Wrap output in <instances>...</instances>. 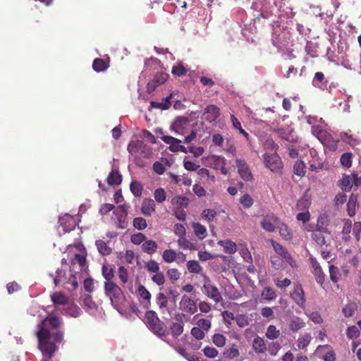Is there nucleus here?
Returning <instances> with one entry per match:
<instances>
[{"mask_svg": "<svg viewBox=\"0 0 361 361\" xmlns=\"http://www.w3.org/2000/svg\"><path fill=\"white\" fill-rule=\"evenodd\" d=\"M62 326L63 319L50 314L37 324V345L44 358H52L59 348L58 344L63 341L64 332L61 330Z\"/></svg>", "mask_w": 361, "mask_h": 361, "instance_id": "1", "label": "nucleus"}, {"mask_svg": "<svg viewBox=\"0 0 361 361\" xmlns=\"http://www.w3.org/2000/svg\"><path fill=\"white\" fill-rule=\"evenodd\" d=\"M145 322L148 328L159 337L167 335L164 324L158 317L154 311H147L145 315Z\"/></svg>", "mask_w": 361, "mask_h": 361, "instance_id": "2", "label": "nucleus"}, {"mask_svg": "<svg viewBox=\"0 0 361 361\" xmlns=\"http://www.w3.org/2000/svg\"><path fill=\"white\" fill-rule=\"evenodd\" d=\"M104 292L109 298L113 305L119 304L123 299L124 295L121 288L113 281L104 282Z\"/></svg>", "mask_w": 361, "mask_h": 361, "instance_id": "3", "label": "nucleus"}, {"mask_svg": "<svg viewBox=\"0 0 361 361\" xmlns=\"http://www.w3.org/2000/svg\"><path fill=\"white\" fill-rule=\"evenodd\" d=\"M263 157L266 167L272 172H279L283 168L281 159L276 153H265Z\"/></svg>", "mask_w": 361, "mask_h": 361, "instance_id": "4", "label": "nucleus"}, {"mask_svg": "<svg viewBox=\"0 0 361 361\" xmlns=\"http://www.w3.org/2000/svg\"><path fill=\"white\" fill-rule=\"evenodd\" d=\"M203 293L205 294L208 298L212 299L216 303H218L222 300V296L215 286H213L209 280L205 281L202 286Z\"/></svg>", "mask_w": 361, "mask_h": 361, "instance_id": "5", "label": "nucleus"}, {"mask_svg": "<svg viewBox=\"0 0 361 361\" xmlns=\"http://www.w3.org/2000/svg\"><path fill=\"white\" fill-rule=\"evenodd\" d=\"M280 220L274 213L267 214L260 222L261 227L267 232L275 231Z\"/></svg>", "mask_w": 361, "mask_h": 361, "instance_id": "6", "label": "nucleus"}, {"mask_svg": "<svg viewBox=\"0 0 361 361\" xmlns=\"http://www.w3.org/2000/svg\"><path fill=\"white\" fill-rule=\"evenodd\" d=\"M310 262L312 267V274L314 276L315 281L322 288H324V283L326 279V274L323 271L319 263L315 258L310 257Z\"/></svg>", "mask_w": 361, "mask_h": 361, "instance_id": "7", "label": "nucleus"}, {"mask_svg": "<svg viewBox=\"0 0 361 361\" xmlns=\"http://www.w3.org/2000/svg\"><path fill=\"white\" fill-rule=\"evenodd\" d=\"M179 305L180 310L190 314H194L197 311L196 302L186 295L182 297Z\"/></svg>", "mask_w": 361, "mask_h": 361, "instance_id": "8", "label": "nucleus"}, {"mask_svg": "<svg viewBox=\"0 0 361 361\" xmlns=\"http://www.w3.org/2000/svg\"><path fill=\"white\" fill-rule=\"evenodd\" d=\"M168 78L169 75L166 73H157L156 75H154V78L147 83V92L148 93H152L159 86L164 84L167 80Z\"/></svg>", "mask_w": 361, "mask_h": 361, "instance_id": "9", "label": "nucleus"}, {"mask_svg": "<svg viewBox=\"0 0 361 361\" xmlns=\"http://www.w3.org/2000/svg\"><path fill=\"white\" fill-rule=\"evenodd\" d=\"M319 139L322 141L324 147L331 152H334L338 147V140H334L329 134L325 131L319 132Z\"/></svg>", "mask_w": 361, "mask_h": 361, "instance_id": "10", "label": "nucleus"}, {"mask_svg": "<svg viewBox=\"0 0 361 361\" xmlns=\"http://www.w3.org/2000/svg\"><path fill=\"white\" fill-rule=\"evenodd\" d=\"M290 297L299 307L305 308L306 300L304 290L300 284L295 286L293 291L290 293Z\"/></svg>", "mask_w": 361, "mask_h": 361, "instance_id": "11", "label": "nucleus"}, {"mask_svg": "<svg viewBox=\"0 0 361 361\" xmlns=\"http://www.w3.org/2000/svg\"><path fill=\"white\" fill-rule=\"evenodd\" d=\"M235 164L240 177L245 180H251L252 174L245 161L238 159L235 160Z\"/></svg>", "mask_w": 361, "mask_h": 361, "instance_id": "12", "label": "nucleus"}, {"mask_svg": "<svg viewBox=\"0 0 361 361\" xmlns=\"http://www.w3.org/2000/svg\"><path fill=\"white\" fill-rule=\"evenodd\" d=\"M219 116L220 109L214 104L208 105L203 113L204 118L209 123L215 121Z\"/></svg>", "mask_w": 361, "mask_h": 361, "instance_id": "13", "label": "nucleus"}, {"mask_svg": "<svg viewBox=\"0 0 361 361\" xmlns=\"http://www.w3.org/2000/svg\"><path fill=\"white\" fill-rule=\"evenodd\" d=\"M272 245L276 252L281 255L282 258L285 259L292 267H295L296 266L295 262L293 259L291 255L285 247L276 242H274Z\"/></svg>", "mask_w": 361, "mask_h": 361, "instance_id": "14", "label": "nucleus"}, {"mask_svg": "<svg viewBox=\"0 0 361 361\" xmlns=\"http://www.w3.org/2000/svg\"><path fill=\"white\" fill-rule=\"evenodd\" d=\"M155 203L152 199H145L142 204V213L146 216H151L155 212Z\"/></svg>", "mask_w": 361, "mask_h": 361, "instance_id": "15", "label": "nucleus"}, {"mask_svg": "<svg viewBox=\"0 0 361 361\" xmlns=\"http://www.w3.org/2000/svg\"><path fill=\"white\" fill-rule=\"evenodd\" d=\"M357 178V174H352L351 176L343 175V178L341 180V188L342 190L349 191L353 186V183L356 184V179Z\"/></svg>", "mask_w": 361, "mask_h": 361, "instance_id": "16", "label": "nucleus"}, {"mask_svg": "<svg viewBox=\"0 0 361 361\" xmlns=\"http://www.w3.org/2000/svg\"><path fill=\"white\" fill-rule=\"evenodd\" d=\"M59 222L65 233L73 231L76 226L75 219L70 216L59 219Z\"/></svg>", "mask_w": 361, "mask_h": 361, "instance_id": "17", "label": "nucleus"}, {"mask_svg": "<svg viewBox=\"0 0 361 361\" xmlns=\"http://www.w3.org/2000/svg\"><path fill=\"white\" fill-rule=\"evenodd\" d=\"M305 326V322L299 317L293 316L288 324L289 329L293 332H298Z\"/></svg>", "mask_w": 361, "mask_h": 361, "instance_id": "18", "label": "nucleus"}, {"mask_svg": "<svg viewBox=\"0 0 361 361\" xmlns=\"http://www.w3.org/2000/svg\"><path fill=\"white\" fill-rule=\"evenodd\" d=\"M252 348L257 353H264L267 351V344L264 339L257 336L252 341Z\"/></svg>", "mask_w": 361, "mask_h": 361, "instance_id": "19", "label": "nucleus"}, {"mask_svg": "<svg viewBox=\"0 0 361 361\" xmlns=\"http://www.w3.org/2000/svg\"><path fill=\"white\" fill-rule=\"evenodd\" d=\"M279 229L280 235L286 240H290L293 238V233L290 228L283 222L279 221L276 227Z\"/></svg>", "mask_w": 361, "mask_h": 361, "instance_id": "20", "label": "nucleus"}, {"mask_svg": "<svg viewBox=\"0 0 361 361\" xmlns=\"http://www.w3.org/2000/svg\"><path fill=\"white\" fill-rule=\"evenodd\" d=\"M329 278L334 284L337 283L339 281L343 279L342 274L341 272V269L334 264L329 265Z\"/></svg>", "mask_w": 361, "mask_h": 361, "instance_id": "21", "label": "nucleus"}, {"mask_svg": "<svg viewBox=\"0 0 361 361\" xmlns=\"http://www.w3.org/2000/svg\"><path fill=\"white\" fill-rule=\"evenodd\" d=\"M218 245L224 247V251L226 253L234 254L237 251L236 244L230 240H219Z\"/></svg>", "mask_w": 361, "mask_h": 361, "instance_id": "22", "label": "nucleus"}, {"mask_svg": "<svg viewBox=\"0 0 361 361\" xmlns=\"http://www.w3.org/2000/svg\"><path fill=\"white\" fill-rule=\"evenodd\" d=\"M121 181L122 176L116 169H113L107 177V183L109 185H120Z\"/></svg>", "mask_w": 361, "mask_h": 361, "instance_id": "23", "label": "nucleus"}, {"mask_svg": "<svg viewBox=\"0 0 361 361\" xmlns=\"http://www.w3.org/2000/svg\"><path fill=\"white\" fill-rule=\"evenodd\" d=\"M51 300L55 305H64L68 303V298L61 292H55L51 294Z\"/></svg>", "mask_w": 361, "mask_h": 361, "instance_id": "24", "label": "nucleus"}, {"mask_svg": "<svg viewBox=\"0 0 361 361\" xmlns=\"http://www.w3.org/2000/svg\"><path fill=\"white\" fill-rule=\"evenodd\" d=\"M137 292L140 297L145 301V307L148 308L150 305L151 293L142 285H140L137 288Z\"/></svg>", "mask_w": 361, "mask_h": 361, "instance_id": "25", "label": "nucleus"}, {"mask_svg": "<svg viewBox=\"0 0 361 361\" xmlns=\"http://www.w3.org/2000/svg\"><path fill=\"white\" fill-rule=\"evenodd\" d=\"M158 245L153 240H145L142 245V249L144 252L148 255H153L156 252Z\"/></svg>", "mask_w": 361, "mask_h": 361, "instance_id": "26", "label": "nucleus"}, {"mask_svg": "<svg viewBox=\"0 0 361 361\" xmlns=\"http://www.w3.org/2000/svg\"><path fill=\"white\" fill-rule=\"evenodd\" d=\"M312 338L308 333L300 335L296 342L297 346L299 349H305L310 344Z\"/></svg>", "mask_w": 361, "mask_h": 361, "instance_id": "27", "label": "nucleus"}, {"mask_svg": "<svg viewBox=\"0 0 361 361\" xmlns=\"http://www.w3.org/2000/svg\"><path fill=\"white\" fill-rule=\"evenodd\" d=\"M329 219L328 215L326 214H320L317 221V229L318 231H324L326 230V226L329 225Z\"/></svg>", "mask_w": 361, "mask_h": 361, "instance_id": "28", "label": "nucleus"}, {"mask_svg": "<svg viewBox=\"0 0 361 361\" xmlns=\"http://www.w3.org/2000/svg\"><path fill=\"white\" fill-rule=\"evenodd\" d=\"M156 302L161 310V312L164 313V310H166L169 300L167 297L163 293H159L156 295Z\"/></svg>", "mask_w": 361, "mask_h": 361, "instance_id": "29", "label": "nucleus"}, {"mask_svg": "<svg viewBox=\"0 0 361 361\" xmlns=\"http://www.w3.org/2000/svg\"><path fill=\"white\" fill-rule=\"evenodd\" d=\"M281 335V331L279 329H277L276 326L271 324L269 325L266 331L265 336L269 340H275L277 339Z\"/></svg>", "mask_w": 361, "mask_h": 361, "instance_id": "30", "label": "nucleus"}, {"mask_svg": "<svg viewBox=\"0 0 361 361\" xmlns=\"http://www.w3.org/2000/svg\"><path fill=\"white\" fill-rule=\"evenodd\" d=\"M95 245L99 252L102 255H109L112 252V249L102 240H97Z\"/></svg>", "mask_w": 361, "mask_h": 361, "instance_id": "31", "label": "nucleus"}, {"mask_svg": "<svg viewBox=\"0 0 361 361\" xmlns=\"http://www.w3.org/2000/svg\"><path fill=\"white\" fill-rule=\"evenodd\" d=\"M192 227L196 236L200 239H204L206 236V227L200 223H193Z\"/></svg>", "mask_w": 361, "mask_h": 361, "instance_id": "32", "label": "nucleus"}, {"mask_svg": "<svg viewBox=\"0 0 361 361\" xmlns=\"http://www.w3.org/2000/svg\"><path fill=\"white\" fill-rule=\"evenodd\" d=\"M223 355L225 358L234 359L238 357L240 353L237 345L233 344L230 348L225 349Z\"/></svg>", "mask_w": 361, "mask_h": 361, "instance_id": "33", "label": "nucleus"}, {"mask_svg": "<svg viewBox=\"0 0 361 361\" xmlns=\"http://www.w3.org/2000/svg\"><path fill=\"white\" fill-rule=\"evenodd\" d=\"M357 197L352 194L350 196L349 200L347 204L348 212L350 216H353L355 214V207L357 205Z\"/></svg>", "mask_w": 361, "mask_h": 361, "instance_id": "34", "label": "nucleus"}, {"mask_svg": "<svg viewBox=\"0 0 361 361\" xmlns=\"http://www.w3.org/2000/svg\"><path fill=\"white\" fill-rule=\"evenodd\" d=\"M231 121L232 122L233 127L238 130L239 133L247 140H249V134L242 128L240 121L234 116H231Z\"/></svg>", "mask_w": 361, "mask_h": 361, "instance_id": "35", "label": "nucleus"}, {"mask_svg": "<svg viewBox=\"0 0 361 361\" xmlns=\"http://www.w3.org/2000/svg\"><path fill=\"white\" fill-rule=\"evenodd\" d=\"M108 67L109 64L104 59L99 58L95 59L92 63V68L97 72L104 71Z\"/></svg>", "mask_w": 361, "mask_h": 361, "instance_id": "36", "label": "nucleus"}, {"mask_svg": "<svg viewBox=\"0 0 361 361\" xmlns=\"http://www.w3.org/2000/svg\"><path fill=\"white\" fill-rule=\"evenodd\" d=\"M305 169L306 166L304 161H298L295 162V164L293 166V172L295 175L302 177L305 174Z\"/></svg>", "mask_w": 361, "mask_h": 361, "instance_id": "37", "label": "nucleus"}, {"mask_svg": "<svg viewBox=\"0 0 361 361\" xmlns=\"http://www.w3.org/2000/svg\"><path fill=\"white\" fill-rule=\"evenodd\" d=\"M281 348V345L277 341L269 342L267 344V350L271 356H276Z\"/></svg>", "mask_w": 361, "mask_h": 361, "instance_id": "38", "label": "nucleus"}, {"mask_svg": "<svg viewBox=\"0 0 361 361\" xmlns=\"http://www.w3.org/2000/svg\"><path fill=\"white\" fill-rule=\"evenodd\" d=\"M130 189L135 197H140L142 193L143 186L138 181H133L130 183Z\"/></svg>", "mask_w": 361, "mask_h": 361, "instance_id": "39", "label": "nucleus"}, {"mask_svg": "<svg viewBox=\"0 0 361 361\" xmlns=\"http://www.w3.org/2000/svg\"><path fill=\"white\" fill-rule=\"evenodd\" d=\"M177 254L173 250H166L164 251L162 254V258L164 261L166 263H171L174 262L176 259Z\"/></svg>", "mask_w": 361, "mask_h": 361, "instance_id": "40", "label": "nucleus"}, {"mask_svg": "<svg viewBox=\"0 0 361 361\" xmlns=\"http://www.w3.org/2000/svg\"><path fill=\"white\" fill-rule=\"evenodd\" d=\"M187 268L190 273L200 274L202 268L197 261L190 260L187 263Z\"/></svg>", "mask_w": 361, "mask_h": 361, "instance_id": "41", "label": "nucleus"}, {"mask_svg": "<svg viewBox=\"0 0 361 361\" xmlns=\"http://www.w3.org/2000/svg\"><path fill=\"white\" fill-rule=\"evenodd\" d=\"M102 275L106 279V281H112V279L114 277V271L108 264H103Z\"/></svg>", "mask_w": 361, "mask_h": 361, "instance_id": "42", "label": "nucleus"}, {"mask_svg": "<svg viewBox=\"0 0 361 361\" xmlns=\"http://www.w3.org/2000/svg\"><path fill=\"white\" fill-rule=\"evenodd\" d=\"M178 244L184 250H196V246L184 236L179 238Z\"/></svg>", "mask_w": 361, "mask_h": 361, "instance_id": "43", "label": "nucleus"}, {"mask_svg": "<svg viewBox=\"0 0 361 361\" xmlns=\"http://www.w3.org/2000/svg\"><path fill=\"white\" fill-rule=\"evenodd\" d=\"M357 310V305L354 302L348 303L343 307L342 312L345 317H350Z\"/></svg>", "mask_w": 361, "mask_h": 361, "instance_id": "44", "label": "nucleus"}, {"mask_svg": "<svg viewBox=\"0 0 361 361\" xmlns=\"http://www.w3.org/2000/svg\"><path fill=\"white\" fill-rule=\"evenodd\" d=\"M276 296L275 291L269 286L265 287L262 292V297L267 300H275Z\"/></svg>", "mask_w": 361, "mask_h": 361, "instance_id": "45", "label": "nucleus"}, {"mask_svg": "<svg viewBox=\"0 0 361 361\" xmlns=\"http://www.w3.org/2000/svg\"><path fill=\"white\" fill-rule=\"evenodd\" d=\"M154 197L157 202L162 203L166 199V192L164 188H159L154 190Z\"/></svg>", "mask_w": 361, "mask_h": 361, "instance_id": "46", "label": "nucleus"}, {"mask_svg": "<svg viewBox=\"0 0 361 361\" xmlns=\"http://www.w3.org/2000/svg\"><path fill=\"white\" fill-rule=\"evenodd\" d=\"M352 157L353 154L350 152L343 154L340 159L341 164L345 168H350L352 166Z\"/></svg>", "mask_w": 361, "mask_h": 361, "instance_id": "47", "label": "nucleus"}, {"mask_svg": "<svg viewBox=\"0 0 361 361\" xmlns=\"http://www.w3.org/2000/svg\"><path fill=\"white\" fill-rule=\"evenodd\" d=\"M146 269L150 273H157L160 271V267L157 262L150 259L145 264Z\"/></svg>", "mask_w": 361, "mask_h": 361, "instance_id": "48", "label": "nucleus"}, {"mask_svg": "<svg viewBox=\"0 0 361 361\" xmlns=\"http://www.w3.org/2000/svg\"><path fill=\"white\" fill-rule=\"evenodd\" d=\"M171 331L173 336L178 337L183 332V324L182 323H173L171 326Z\"/></svg>", "mask_w": 361, "mask_h": 361, "instance_id": "49", "label": "nucleus"}, {"mask_svg": "<svg viewBox=\"0 0 361 361\" xmlns=\"http://www.w3.org/2000/svg\"><path fill=\"white\" fill-rule=\"evenodd\" d=\"M215 162L219 166L221 173L224 175H226L228 173V170L226 168V159L221 156H215Z\"/></svg>", "mask_w": 361, "mask_h": 361, "instance_id": "50", "label": "nucleus"}, {"mask_svg": "<svg viewBox=\"0 0 361 361\" xmlns=\"http://www.w3.org/2000/svg\"><path fill=\"white\" fill-rule=\"evenodd\" d=\"M226 338L221 334H215L212 336V341L217 347H223L226 344Z\"/></svg>", "mask_w": 361, "mask_h": 361, "instance_id": "51", "label": "nucleus"}, {"mask_svg": "<svg viewBox=\"0 0 361 361\" xmlns=\"http://www.w3.org/2000/svg\"><path fill=\"white\" fill-rule=\"evenodd\" d=\"M67 279L66 274L63 269H58L56 272V276L54 277V283L55 286H58L61 282L66 281Z\"/></svg>", "mask_w": 361, "mask_h": 361, "instance_id": "52", "label": "nucleus"}, {"mask_svg": "<svg viewBox=\"0 0 361 361\" xmlns=\"http://www.w3.org/2000/svg\"><path fill=\"white\" fill-rule=\"evenodd\" d=\"M155 274L152 276V281L157 286H163L166 281L164 274L161 271L154 273Z\"/></svg>", "mask_w": 361, "mask_h": 361, "instance_id": "53", "label": "nucleus"}, {"mask_svg": "<svg viewBox=\"0 0 361 361\" xmlns=\"http://www.w3.org/2000/svg\"><path fill=\"white\" fill-rule=\"evenodd\" d=\"M188 72V69L183 66L182 63H179L178 66L172 68L171 73L176 76H183Z\"/></svg>", "mask_w": 361, "mask_h": 361, "instance_id": "54", "label": "nucleus"}, {"mask_svg": "<svg viewBox=\"0 0 361 361\" xmlns=\"http://www.w3.org/2000/svg\"><path fill=\"white\" fill-rule=\"evenodd\" d=\"M240 202L245 208L248 209L252 207L254 201L249 194H245L240 197Z\"/></svg>", "mask_w": 361, "mask_h": 361, "instance_id": "55", "label": "nucleus"}, {"mask_svg": "<svg viewBox=\"0 0 361 361\" xmlns=\"http://www.w3.org/2000/svg\"><path fill=\"white\" fill-rule=\"evenodd\" d=\"M216 212L213 209H204L202 213V216L204 219H206L208 222H211L214 220L215 216H216Z\"/></svg>", "mask_w": 361, "mask_h": 361, "instance_id": "56", "label": "nucleus"}, {"mask_svg": "<svg viewBox=\"0 0 361 361\" xmlns=\"http://www.w3.org/2000/svg\"><path fill=\"white\" fill-rule=\"evenodd\" d=\"M133 226L138 230H144L147 226V221L142 217H136L133 219Z\"/></svg>", "mask_w": 361, "mask_h": 361, "instance_id": "57", "label": "nucleus"}, {"mask_svg": "<svg viewBox=\"0 0 361 361\" xmlns=\"http://www.w3.org/2000/svg\"><path fill=\"white\" fill-rule=\"evenodd\" d=\"M188 122V119L185 117H178L176 119L172 128L177 133H178V128L186 125Z\"/></svg>", "mask_w": 361, "mask_h": 361, "instance_id": "58", "label": "nucleus"}, {"mask_svg": "<svg viewBox=\"0 0 361 361\" xmlns=\"http://www.w3.org/2000/svg\"><path fill=\"white\" fill-rule=\"evenodd\" d=\"M197 325L204 331H208L212 326V322L207 319H200L197 322Z\"/></svg>", "mask_w": 361, "mask_h": 361, "instance_id": "59", "label": "nucleus"}, {"mask_svg": "<svg viewBox=\"0 0 361 361\" xmlns=\"http://www.w3.org/2000/svg\"><path fill=\"white\" fill-rule=\"evenodd\" d=\"M341 138L344 142H347L353 147H355L359 143L356 138L353 137L352 135H348L347 133L342 134Z\"/></svg>", "mask_w": 361, "mask_h": 361, "instance_id": "60", "label": "nucleus"}, {"mask_svg": "<svg viewBox=\"0 0 361 361\" xmlns=\"http://www.w3.org/2000/svg\"><path fill=\"white\" fill-rule=\"evenodd\" d=\"M235 322L239 327L243 328L249 324L248 318L245 314H238L235 318Z\"/></svg>", "mask_w": 361, "mask_h": 361, "instance_id": "61", "label": "nucleus"}, {"mask_svg": "<svg viewBox=\"0 0 361 361\" xmlns=\"http://www.w3.org/2000/svg\"><path fill=\"white\" fill-rule=\"evenodd\" d=\"M191 335L197 340H202L205 336V333L198 326H195L191 329Z\"/></svg>", "mask_w": 361, "mask_h": 361, "instance_id": "62", "label": "nucleus"}, {"mask_svg": "<svg viewBox=\"0 0 361 361\" xmlns=\"http://www.w3.org/2000/svg\"><path fill=\"white\" fill-rule=\"evenodd\" d=\"M71 262L73 264L78 263L81 268H83L86 264V257L82 255L75 254Z\"/></svg>", "mask_w": 361, "mask_h": 361, "instance_id": "63", "label": "nucleus"}, {"mask_svg": "<svg viewBox=\"0 0 361 361\" xmlns=\"http://www.w3.org/2000/svg\"><path fill=\"white\" fill-rule=\"evenodd\" d=\"M352 233L357 241L360 240L361 222H355L353 224Z\"/></svg>", "mask_w": 361, "mask_h": 361, "instance_id": "64", "label": "nucleus"}]
</instances>
